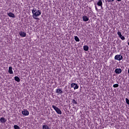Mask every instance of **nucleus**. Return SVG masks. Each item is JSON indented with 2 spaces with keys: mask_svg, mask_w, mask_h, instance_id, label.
<instances>
[{
  "mask_svg": "<svg viewBox=\"0 0 129 129\" xmlns=\"http://www.w3.org/2000/svg\"><path fill=\"white\" fill-rule=\"evenodd\" d=\"M95 8L96 11H98V9H97V7H96V5H95Z\"/></svg>",
  "mask_w": 129,
  "mask_h": 129,
  "instance_id": "a878e982",
  "label": "nucleus"
},
{
  "mask_svg": "<svg viewBox=\"0 0 129 129\" xmlns=\"http://www.w3.org/2000/svg\"><path fill=\"white\" fill-rule=\"evenodd\" d=\"M123 59V57H122V55H121L120 54H117L114 57L115 60H117L118 61H121Z\"/></svg>",
  "mask_w": 129,
  "mask_h": 129,
  "instance_id": "7ed1b4c3",
  "label": "nucleus"
},
{
  "mask_svg": "<svg viewBox=\"0 0 129 129\" xmlns=\"http://www.w3.org/2000/svg\"><path fill=\"white\" fill-rule=\"evenodd\" d=\"M83 48H84V51H88V49H89L88 46L85 45V46H84Z\"/></svg>",
  "mask_w": 129,
  "mask_h": 129,
  "instance_id": "2eb2a0df",
  "label": "nucleus"
},
{
  "mask_svg": "<svg viewBox=\"0 0 129 129\" xmlns=\"http://www.w3.org/2000/svg\"><path fill=\"white\" fill-rule=\"evenodd\" d=\"M0 121L2 123H5L7 122V119L5 118V117H1L0 118Z\"/></svg>",
  "mask_w": 129,
  "mask_h": 129,
  "instance_id": "0eeeda50",
  "label": "nucleus"
},
{
  "mask_svg": "<svg viewBox=\"0 0 129 129\" xmlns=\"http://www.w3.org/2000/svg\"><path fill=\"white\" fill-rule=\"evenodd\" d=\"M52 108H53V109L55 110L57 114H60V115L62 114V111H61V110H60L59 108H58V107H56V106L55 105H52Z\"/></svg>",
  "mask_w": 129,
  "mask_h": 129,
  "instance_id": "f03ea898",
  "label": "nucleus"
},
{
  "mask_svg": "<svg viewBox=\"0 0 129 129\" xmlns=\"http://www.w3.org/2000/svg\"><path fill=\"white\" fill-rule=\"evenodd\" d=\"M113 87H114V88H116V87H118V84H114L113 85Z\"/></svg>",
  "mask_w": 129,
  "mask_h": 129,
  "instance_id": "412c9836",
  "label": "nucleus"
},
{
  "mask_svg": "<svg viewBox=\"0 0 129 129\" xmlns=\"http://www.w3.org/2000/svg\"><path fill=\"white\" fill-rule=\"evenodd\" d=\"M76 84V83H73L71 84V87L72 88H73V87H74V86H75V85Z\"/></svg>",
  "mask_w": 129,
  "mask_h": 129,
  "instance_id": "6ab92c4d",
  "label": "nucleus"
},
{
  "mask_svg": "<svg viewBox=\"0 0 129 129\" xmlns=\"http://www.w3.org/2000/svg\"><path fill=\"white\" fill-rule=\"evenodd\" d=\"M56 93H57V94H62V89H57L55 90Z\"/></svg>",
  "mask_w": 129,
  "mask_h": 129,
  "instance_id": "1a4fd4ad",
  "label": "nucleus"
},
{
  "mask_svg": "<svg viewBox=\"0 0 129 129\" xmlns=\"http://www.w3.org/2000/svg\"><path fill=\"white\" fill-rule=\"evenodd\" d=\"M8 16H9V17H10V18H15V14H14L13 13H9L8 14H7Z\"/></svg>",
  "mask_w": 129,
  "mask_h": 129,
  "instance_id": "f8f14e48",
  "label": "nucleus"
},
{
  "mask_svg": "<svg viewBox=\"0 0 129 129\" xmlns=\"http://www.w3.org/2000/svg\"><path fill=\"white\" fill-rule=\"evenodd\" d=\"M42 129H50V127L47 125H43L42 126Z\"/></svg>",
  "mask_w": 129,
  "mask_h": 129,
  "instance_id": "4468645a",
  "label": "nucleus"
},
{
  "mask_svg": "<svg viewBox=\"0 0 129 129\" xmlns=\"http://www.w3.org/2000/svg\"><path fill=\"white\" fill-rule=\"evenodd\" d=\"M74 88L75 90L76 89H78V88H79V86H78V85H77V84H76Z\"/></svg>",
  "mask_w": 129,
  "mask_h": 129,
  "instance_id": "f3484780",
  "label": "nucleus"
},
{
  "mask_svg": "<svg viewBox=\"0 0 129 129\" xmlns=\"http://www.w3.org/2000/svg\"><path fill=\"white\" fill-rule=\"evenodd\" d=\"M22 114L25 116H28V115L30 114V112H29V111H28V110L24 109L23 111H22Z\"/></svg>",
  "mask_w": 129,
  "mask_h": 129,
  "instance_id": "20e7f679",
  "label": "nucleus"
},
{
  "mask_svg": "<svg viewBox=\"0 0 129 129\" xmlns=\"http://www.w3.org/2000/svg\"><path fill=\"white\" fill-rule=\"evenodd\" d=\"M72 102H73V103H74V104H77V102L76 101V100H75L74 99H73Z\"/></svg>",
  "mask_w": 129,
  "mask_h": 129,
  "instance_id": "4be33fe9",
  "label": "nucleus"
},
{
  "mask_svg": "<svg viewBox=\"0 0 129 129\" xmlns=\"http://www.w3.org/2000/svg\"><path fill=\"white\" fill-rule=\"evenodd\" d=\"M125 100H126V103H127V104H128L129 105V100L127 98H125Z\"/></svg>",
  "mask_w": 129,
  "mask_h": 129,
  "instance_id": "5701e85b",
  "label": "nucleus"
},
{
  "mask_svg": "<svg viewBox=\"0 0 129 129\" xmlns=\"http://www.w3.org/2000/svg\"><path fill=\"white\" fill-rule=\"evenodd\" d=\"M97 5L99 7H101V8H102V0H99L98 2L97 3Z\"/></svg>",
  "mask_w": 129,
  "mask_h": 129,
  "instance_id": "9b49d317",
  "label": "nucleus"
},
{
  "mask_svg": "<svg viewBox=\"0 0 129 129\" xmlns=\"http://www.w3.org/2000/svg\"><path fill=\"white\" fill-rule=\"evenodd\" d=\"M117 2H121L122 0H116Z\"/></svg>",
  "mask_w": 129,
  "mask_h": 129,
  "instance_id": "bb28decb",
  "label": "nucleus"
},
{
  "mask_svg": "<svg viewBox=\"0 0 129 129\" xmlns=\"http://www.w3.org/2000/svg\"><path fill=\"white\" fill-rule=\"evenodd\" d=\"M75 40L76 42H79L80 41V39H79V38L77 36H75Z\"/></svg>",
  "mask_w": 129,
  "mask_h": 129,
  "instance_id": "dca6fc26",
  "label": "nucleus"
},
{
  "mask_svg": "<svg viewBox=\"0 0 129 129\" xmlns=\"http://www.w3.org/2000/svg\"><path fill=\"white\" fill-rule=\"evenodd\" d=\"M108 3H113L114 2V0H107Z\"/></svg>",
  "mask_w": 129,
  "mask_h": 129,
  "instance_id": "393cba45",
  "label": "nucleus"
},
{
  "mask_svg": "<svg viewBox=\"0 0 129 129\" xmlns=\"http://www.w3.org/2000/svg\"><path fill=\"white\" fill-rule=\"evenodd\" d=\"M91 1H93V0H91Z\"/></svg>",
  "mask_w": 129,
  "mask_h": 129,
  "instance_id": "cd10ccee",
  "label": "nucleus"
},
{
  "mask_svg": "<svg viewBox=\"0 0 129 129\" xmlns=\"http://www.w3.org/2000/svg\"><path fill=\"white\" fill-rule=\"evenodd\" d=\"M32 17L33 19H35V20H38V18H37V17H39V16H41V11L40 10L33 9L32 10Z\"/></svg>",
  "mask_w": 129,
  "mask_h": 129,
  "instance_id": "f257e3e1",
  "label": "nucleus"
},
{
  "mask_svg": "<svg viewBox=\"0 0 129 129\" xmlns=\"http://www.w3.org/2000/svg\"><path fill=\"white\" fill-rule=\"evenodd\" d=\"M14 79L15 81H17V82H20V81H21L20 78H19V77L17 76L15 77Z\"/></svg>",
  "mask_w": 129,
  "mask_h": 129,
  "instance_id": "ddd939ff",
  "label": "nucleus"
},
{
  "mask_svg": "<svg viewBox=\"0 0 129 129\" xmlns=\"http://www.w3.org/2000/svg\"><path fill=\"white\" fill-rule=\"evenodd\" d=\"M83 20L84 22H88V21H89V18H88V17L86 16H84L83 17Z\"/></svg>",
  "mask_w": 129,
  "mask_h": 129,
  "instance_id": "6e6552de",
  "label": "nucleus"
},
{
  "mask_svg": "<svg viewBox=\"0 0 129 129\" xmlns=\"http://www.w3.org/2000/svg\"><path fill=\"white\" fill-rule=\"evenodd\" d=\"M14 127L15 129H20V127L18 125H15Z\"/></svg>",
  "mask_w": 129,
  "mask_h": 129,
  "instance_id": "aec40b11",
  "label": "nucleus"
},
{
  "mask_svg": "<svg viewBox=\"0 0 129 129\" xmlns=\"http://www.w3.org/2000/svg\"><path fill=\"white\" fill-rule=\"evenodd\" d=\"M117 35L119 36V38L122 36V35H121V32H120V31L117 32Z\"/></svg>",
  "mask_w": 129,
  "mask_h": 129,
  "instance_id": "a211bd4d",
  "label": "nucleus"
},
{
  "mask_svg": "<svg viewBox=\"0 0 129 129\" xmlns=\"http://www.w3.org/2000/svg\"><path fill=\"white\" fill-rule=\"evenodd\" d=\"M8 72L10 73V74H14V72H13V67H10L9 68Z\"/></svg>",
  "mask_w": 129,
  "mask_h": 129,
  "instance_id": "9d476101",
  "label": "nucleus"
},
{
  "mask_svg": "<svg viewBox=\"0 0 129 129\" xmlns=\"http://www.w3.org/2000/svg\"><path fill=\"white\" fill-rule=\"evenodd\" d=\"M122 72V70L121 69H116L115 70V73L116 74H120Z\"/></svg>",
  "mask_w": 129,
  "mask_h": 129,
  "instance_id": "423d86ee",
  "label": "nucleus"
},
{
  "mask_svg": "<svg viewBox=\"0 0 129 129\" xmlns=\"http://www.w3.org/2000/svg\"><path fill=\"white\" fill-rule=\"evenodd\" d=\"M120 38L121 40H125V37H124V36H123L122 35Z\"/></svg>",
  "mask_w": 129,
  "mask_h": 129,
  "instance_id": "b1692460",
  "label": "nucleus"
},
{
  "mask_svg": "<svg viewBox=\"0 0 129 129\" xmlns=\"http://www.w3.org/2000/svg\"><path fill=\"white\" fill-rule=\"evenodd\" d=\"M19 35L21 36V37H22L23 38L26 37L27 36V33L25 32L21 31L19 32Z\"/></svg>",
  "mask_w": 129,
  "mask_h": 129,
  "instance_id": "39448f33",
  "label": "nucleus"
}]
</instances>
